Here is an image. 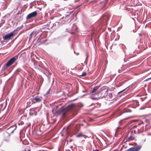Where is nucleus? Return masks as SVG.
Segmentation results:
<instances>
[{
	"instance_id": "nucleus-1",
	"label": "nucleus",
	"mask_w": 151,
	"mask_h": 151,
	"mask_svg": "<svg viewBox=\"0 0 151 151\" xmlns=\"http://www.w3.org/2000/svg\"><path fill=\"white\" fill-rule=\"evenodd\" d=\"M74 11L71 10L69 9H66L64 10V12L65 13V16L63 17L62 19L64 21H61V22H56L55 23H51V22L46 25H45V26L46 27H47L48 29H52L53 28L54 29H56L59 27L60 25V23L61 24H66L69 23L72 20V19L70 18V15Z\"/></svg>"
},
{
	"instance_id": "nucleus-2",
	"label": "nucleus",
	"mask_w": 151,
	"mask_h": 151,
	"mask_svg": "<svg viewBox=\"0 0 151 151\" xmlns=\"http://www.w3.org/2000/svg\"><path fill=\"white\" fill-rule=\"evenodd\" d=\"M18 58V56L15 55L11 58L2 67L3 69H7V67L10 66L16 61Z\"/></svg>"
},
{
	"instance_id": "nucleus-3",
	"label": "nucleus",
	"mask_w": 151,
	"mask_h": 151,
	"mask_svg": "<svg viewBox=\"0 0 151 151\" xmlns=\"http://www.w3.org/2000/svg\"><path fill=\"white\" fill-rule=\"evenodd\" d=\"M70 27L67 28L66 30L71 34H74L75 31L78 29V27L75 24H73L72 25L70 24Z\"/></svg>"
},
{
	"instance_id": "nucleus-4",
	"label": "nucleus",
	"mask_w": 151,
	"mask_h": 151,
	"mask_svg": "<svg viewBox=\"0 0 151 151\" xmlns=\"http://www.w3.org/2000/svg\"><path fill=\"white\" fill-rule=\"evenodd\" d=\"M96 94H98V95H100L101 97L102 98L106 97L108 95L107 90L106 88L102 89L100 91L96 92Z\"/></svg>"
},
{
	"instance_id": "nucleus-5",
	"label": "nucleus",
	"mask_w": 151,
	"mask_h": 151,
	"mask_svg": "<svg viewBox=\"0 0 151 151\" xmlns=\"http://www.w3.org/2000/svg\"><path fill=\"white\" fill-rule=\"evenodd\" d=\"M34 64L35 68L39 70L42 72H44L45 71L46 69L44 68L42 64L34 62Z\"/></svg>"
},
{
	"instance_id": "nucleus-6",
	"label": "nucleus",
	"mask_w": 151,
	"mask_h": 151,
	"mask_svg": "<svg viewBox=\"0 0 151 151\" xmlns=\"http://www.w3.org/2000/svg\"><path fill=\"white\" fill-rule=\"evenodd\" d=\"M16 128L17 126L16 124H14L8 128L5 134H8L9 135H10L13 133L14 131L16 129Z\"/></svg>"
},
{
	"instance_id": "nucleus-7",
	"label": "nucleus",
	"mask_w": 151,
	"mask_h": 151,
	"mask_svg": "<svg viewBox=\"0 0 151 151\" xmlns=\"http://www.w3.org/2000/svg\"><path fill=\"white\" fill-rule=\"evenodd\" d=\"M74 104H71L69 105L67 107L65 108V110L63 111V113L62 115V116L64 117L66 114V113L69 110H71L74 107Z\"/></svg>"
},
{
	"instance_id": "nucleus-8",
	"label": "nucleus",
	"mask_w": 151,
	"mask_h": 151,
	"mask_svg": "<svg viewBox=\"0 0 151 151\" xmlns=\"http://www.w3.org/2000/svg\"><path fill=\"white\" fill-rule=\"evenodd\" d=\"M15 30H16V29L3 36V39L4 40H6L9 39L13 37L15 35V34H14V32Z\"/></svg>"
},
{
	"instance_id": "nucleus-9",
	"label": "nucleus",
	"mask_w": 151,
	"mask_h": 151,
	"mask_svg": "<svg viewBox=\"0 0 151 151\" xmlns=\"http://www.w3.org/2000/svg\"><path fill=\"white\" fill-rule=\"evenodd\" d=\"M37 14V11H35L28 14L26 17V19L27 20L32 18H34L36 16Z\"/></svg>"
},
{
	"instance_id": "nucleus-10",
	"label": "nucleus",
	"mask_w": 151,
	"mask_h": 151,
	"mask_svg": "<svg viewBox=\"0 0 151 151\" xmlns=\"http://www.w3.org/2000/svg\"><path fill=\"white\" fill-rule=\"evenodd\" d=\"M42 98L38 96H37L34 98H32L31 101L33 103H35L36 102H40L41 101Z\"/></svg>"
},
{
	"instance_id": "nucleus-11",
	"label": "nucleus",
	"mask_w": 151,
	"mask_h": 151,
	"mask_svg": "<svg viewBox=\"0 0 151 151\" xmlns=\"http://www.w3.org/2000/svg\"><path fill=\"white\" fill-rule=\"evenodd\" d=\"M99 87V86H96L91 91V93H94V94L95 95H97V94H96L95 93H96V92H98L99 91H97V90L98 89Z\"/></svg>"
},
{
	"instance_id": "nucleus-12",
	"label": "nucleus",
	"mask_w": 151,
	"mask_h": 151,
	"mask_svg": "<svg viewBox=\"0 0 151 151\" xmlns=\"http://www.w3.org/2000/svg\"><path fill=\"white\" fill-rule=\"evenodd\" d=\"M76 137L77 138L79 137H83L84 139H86V138L88 137L84 135L81 132L79 133L78 134L76 135Z\"/></svg>"
},
{
	"instance_id": "nucleus-13",
	"label": "nucleus",
	"mask_w": 151,
	"mask_h": 151,
	"mask_svg": "<svg viewBox=\"0 0 151 151\" xmlns=\"http://www.w3.org/2000/svg\"><path fill=\"white\" fill-rule=\"evenodd\" d=\"M65 108H64L63 107H62L60 109L56 112V113L58 114H59L63 112L65 110Z\"/></svg>"
},
{
	"instance_id": "nucleus-14",
	"label": "nucleus",
	"mask_w": 151,
	"mask_h": 151,
	"mask_svg": "<svg viewBox=\"0 0 151 151\" xmlns=\"http://www.w3.org/2000/svg\"><path fill=\"white\" fill-rule=\"evenodd\" d=\"M134 137L132 136H131L130 137H129L127 139L126 141L129 142L132 140H134Z\"/></svg>"
},
{
	"instance_id": "nucleus-15",
	"label": "nucleus",
	"mask_w": 151,
	"mask_h": 151,
	"mask_svg": "<svg viewBox=\"0 0 151 151\" xmlns=\"http://www.w3.org/2000/svg\"><path fill=\"white\" fill-rule=\"evenodd\" d=\"M32 98L29 101L27 102V104L28 105V106H30L31 105L34 104V103H32V102L31 101Z\"/></svg>"
},
{
	"instance_id": "nucleus-16",
	"label": "nucleus",
	"mask_w": 151,
	"mask_h": 151,
	"mask_svg": "<svg viewBox=\"0 0 151 151\" xmlns=\"http://www.w3.org/2000/svg\"><path fill=\"white\" fill-rule=\"evenodd\" d=\"M108 97V98H109L110 99H114V98L113 97L112 94L111 93H108L107 96Z\"/></svg>"
},
{
	"instance_id": "nucleus-17",
	"label": "nucleus",
	"mask_w": 151,
	"mask_h": 151,
	"mask_svg": "<svg viewBox=\"0 0 151 151\" xmlns=\"http://www.w3.org/2000/svg\"><path fill=\"white\" fill-rule=\"evenodd\" d=\"M22 70L20 68H18L15 70L14 73L16 74H17L19 72H20Z\"/></svg>"
},
{
	"instance_id": "nucleus-18",
	"label": "nucleus",
	"mask_w": 151,
	"mask_h": 151,
	"mask_svg": "<svg viewBox=\"0 0 151 151\" xmlns=\"http://www.w3.org/2000/svg\"><path fill=\"white\" fill-rule=\"evenodd\" d=\"M33 36L34 37H35L37 35L38 33V32L37 31H35V32L33 31Z\"/></svg>"
},
{
	"instance_id": "nucleus-19",
	"label": "nucleus",
	"mask_w": 151,
	"mask_h": 151,
	"mask_svg": "<svg viewBox=\"0 0 151 151\" xmlns=\"http://www.w3.org/2000/svg\"><path fill=\"white\" fill-rule=\"evenodd\" d=\"M43 39L42 37H41L40 36L37 39V42H41V40Z\"/></svg>"
},
{
	"instance_id": "nucleus-20",
	"label": "nucleus",
	"mask_w": 151,
	"mask_h": 151,
	"mask_svg": "<svg viewBox=\"0 0 151 151\" xmlns=\"http://www.w3.org/2000/svg\"><path fill=\"white\" fill-rule=\"evenodd\" d=\"M90 98L91 99L93 100H96L98 99V98L96 97H94L93 96H90Z\"/></svg>"
},
{
	"instance_id": "nucleus-21",
	"label": "nucleus",
	"mask_w": 151,
	"mask_h": 151,
	"mask_svg": "<svg viewBox=\"0 0 151 151\" xmlns=\"http://www.w3.org/2000/svg\"><path fill=\"white\" fill-rule=\"evenodd\" d=\"M78 113V111L77 110H75L74 111V112H73V114L74 115H76Z\"/></svg>"
},
{
	"instance_id": "nucleus-22",
	"label": "nucleus",
	"mask_w": 151,
	"mask_h": 151,
	"mask_svg": "<svg viewBox=\"0 0 151 151\" xmlns=\"http://www.w3.org/2000/svg\"><path fill=\"white\" fill-rule=\"evenodd\" d=\"M33 32H32L30 34V35H29L30 36V37H29V38H32V36H33Z\"/></svg>"
},
{
	"instance_id": "nucleus-23",
	"label": "nucleus",
	"mask_w": 151,
	"mask_h": 151,
	"mask_svg": "<svg viewBox=\"0 0 151 151\" xmlns=\"http://www.w3.org/2000/svg\"><path fill=\"white\" fill-rule=\"evenodd\" d=\"M86 75V73L85 72H83L82 74V75H81V76H85Z\"/></svg>"
},
{
	"instance_id": "nucleus-24",
	"label": "nucleus",
	"mask_w": 151,
	"mask_h": 151,
	"mask_svg": "<svg viewBox=\"0 0 151 151\" xmlns=\"http://www.w3.org/2000/svg\"><path fill=\"white\" fill-rule=\"evenodd\" d=\"M4 141H6V142H9L10 141L9 139H5Z\"/></svg>"
},
{
	"instance_id": "nucleus-25",
	"label": "nucleus",
	"mask_w": 151,
	"mask_h": 151,
	"mask_svg": "<svg viewBox=\"0 0 151 151\" xmlns=\"http://www.w3.org/2000/svg\"><path fill=\"white\" fill-rule=\"evenodd\" d=\"M50 89L49 90H48L46 92V95H47L48 94H49L50 93Z\"/></svg>"
},
{
	"instance_id": "nucleus-26",
	"label": "nucleus",
	"mask_w": 151,
	"mask_h": 151,
	"mask_svg": "<svg viewBox=\"0 0 151 151\" xmlns=\"http://www.w3.org/2000/svg\"><path fill=\"white\" fill-rule=\"evenodd\" d=\"M126 89H127V88H126L124 89V90H122V91H120V92H119L118 93V94H119V93H121L122 92H123L125 90H126Z\"/></svg>"
},
{
	"instance_id": "nucleus-27",
	"label": "nucleus",
	"mask_w": 151,
	"mask_h": 151,
	"mask_svg": "<svg viewBox=\"0 0 151 151\" xmlns=\"http://www.w3.org/2000/svg\"><path fill=\"white\" fill-rule=\"evenodd\" d=\"M100 149H96V150H94V149L93 150V151H100Z\"/></svg>"
},
{
	"instance_id": "nucleus-28",
	"label": "nucleus",
	"mask_w": 151,
	"mask_h": 151,
	"mask_svg": "<svg viewBox=\"0 0 151 151\" xmlns=\"http://www.w3.org/2000/svg\"><path fill=\"white\" fill-rule=\"evenodd\" d=\"M20 134H21V133L20 132L19 133V139H20V140H21V137H20Z\"/></svg>"
},
{
	"instance_id": "nucleus-29",
	"label": "nucleus",
	"mask_w": 151,
	"mask_h": 151,
	"mask_svg": "<svg viewBox=\"0 0 151 151\" xmlns=\"http://www.w3.org/2000/svg\"><path fill=\"white\" fill-rule=\"evenodd\" d=\"M151 79V78H147V79H146L145 80V81H147V80H148V79Z\"/></svg>"
},
{
	"instance_id": "nucleus-30",
	"label": "nucleus",
	"mask_w": 151,
	"mask_h": 151,
	"mask_svg": "<svg viewBox=\"0 0 151 151\" xmlns=\"http://www.w3.org/2000/svg\"><path fill=\"white\" fill-rule=\"evenodd\" d=\"M122 120H120L119 121V123H120H120H121L122 122Z\"/></svg>"
},
{
	"instance_id": "nucleus-31",
	"label": "nucleus",
	"mask_w": 151,
	"mask_h": 151,
	"mask_svg": "<svg viewBox=\"0 0 151 151\" xmlns=\"http://www.w3.org/2000/svg\"><path fill=\"white\" fill-rule=\"evenodd\" d=\"M3 24L1 23H0V27L2 26Z\"/></svg>"
},
{
	"instance_id": "nucleus-32",
	"label": "nucleus",
	"mask_w": 151,
	"mask_h": 151,
	"mask_svg": "<svg viewBox=\"0 0 151 151\" xmlns=\"http://www.w3.org/2000/svg\"><path fill=\"white\" fill-rule=\"evenodd\" d=\"M149 25L151 27V23H150L149 24Z\"/></svg>"
},
{
	"instance_id": "nucleus-33",
	"label": "nucleus",
	"mask_w": 151,
	"mask_h": 151,
	"mask_svg": "<svg viewBox=\"0 0 151 151\" xmlns=\"http://www.w3.org/2000/svg\"><path fill=\"white\" fill-rule=\"evenodd\" d=\"M125 58H124V62H126V61L125 60Z\"/></svg>"
},
{
	"instance_id": "nucleus-34",
	"label": "nucleus",
	"mask_w": 151,
	"mask_h": 151,
	"mask_svg": "<svg viewBox=\"0 0 151 151\" xmlns=\"http://www.w3.org/2000/svg\"><path fill=\"white\" fill-rule=\"evenodd\" d=\"M78 54H79V53H78H78H76V55H78Z\"/></svg>"
},
{
	"instance_id": "nucleus-35",
	"label": "nucleus",
	"mask_w": 151,
	"mask_h": 151,
	"mask_svg": "<svg viewBox=\"0 0 151 151\" xmlns=\"http://www.w3.org/2000/svg\"><path fill=\"white\" fill-rule=\"evenodd\" d=\"M128 118H125L124 119H127Z\"/></svg>"
},
{
	"instance_id": "nucleus-36",
	"label": "nucleus",
	"mask_w": 151,
	"mask_h": 151,
	"mask_svg": "<svg viewBox=\"0 0 151 151\" xmlns=\"http://www.w3.org/2000/svg\"><path fill=\"white\" fill-rule=\"evenodd\" d=\"M22 122H21V124H22Z\"/></svg>"
},
{
	"instance_id": "nucleus-37",
	"label": "nucleus",
	"mask_w": 151,
	"mask_h": 151,
	"mask_svg": "<svg viewBox=\"0 0 151 151\" xmlns=\"http://www.w3.org/2000/svg\"><path fill=\"white\" fill-rule=\"evenodd\" d=\"M124 65H122V67H123Z\"/></svg>"
},
{
	"instance_id": "nucleus-38",
	"label": "nucleus",
	"mask_w": 151,
	"mask_h": 151,
	"mask_svg": "<svg viewBox=\"0 0 151 151\" xmlns=\"http://www.w3.org/2000/svg\"><path fill=\"white\" fill-rule=\"evenodd\" d=\"M44 41L45 42V41H46V40H44Z\"/></svg>"
},
{
	"instance_id": "nucleus-39",
	"label": "nucleus",
	"mask_w": 151,
	"mask_h": 151,
	"mask_svg": "<svg viewBox=\"0 0 151 151\" xmlns=\"http://www.w3.org/2000/svg\"><path fill=\"white\" fill-rule=\"evenodd\" d=\"M87 58V57L86 58V59Z\"/></svg>"
},
{
	"instance_id": "nucleus-40",
	"label": "nucleus",
	"mask_w": 151,
	"mask_h": 151,
	"mask_svg": "<svg viewBox=\"0 0 151 151\" xmlns=\"http://www.w3.org/2000/svg\"><path fill=\"white\" fill-rule=\"evenodd\" d=\"M74 53H76V52H74Z\"/></svg>"
}]
</instances>
